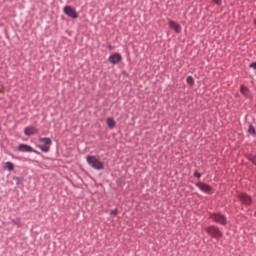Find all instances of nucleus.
<instances>
[{
    "label": "nucleus",
    "mask_w": 256,
    "mask_h": 256,
    "mask_svg": "<svg viewBox=\"0 0 256 256\" xmlns=\"http://www.w3.org/2000/svg\"><path fill=\"white\" fill-rule=\"evenodd\" d=\"M86 161L92 169H95L96 171H103L105 169V164L97 158V156L89 155L86 158Z\"/></svg>",
    "instance_id": "1"
},
{
    "label": "nucleus",
    "mask_w": 256,
    "mask_h": 256,
    "mask_svg": "<svg viewBox=\"0 0 256 256\" xmlns=\"http://www.w3.org/2000/svg\"><path fill=\"white\" fill-rule=\"evenodd\" d=\"M209 217L212 219V221H214V223H217L218 225H222L223 227L227 225V216L219 212L210 213Z\"/></svg>",
    "instance_id": "2"
},
{
    "label": "nucleus",
    "mask_w": 256,
    "mask_h": 256,
    "mask_svg": "<svg viewBox=\"0 0 256 256\" xmlns=\"http://www.w3.org/2000/svg\"><path fill=\"white\" fill-rule=\"evenodd\" d=\"M206 233H208V235H211V237H213L214 239H219L223 237V232H221V230H219V227L216 226L207 227Z\"/></svg>",
    "instance_id": "3"
},
{
    "label": "nucleus",
    "mask_w": 256,
    "mask_h": 256,
    "mask_svg": "<svg viewBox=\"0 0 256 256\" xmlns=\"http://www.w3.org/2000/svg\"><path fill=\"white\" fill-rule=\"evenodd\" d=\"M63 13L65 15H67V17H70V19H78L79 18V14H77V11L75 10V8L66 5L63 8Z\"/></svg>",
    "instance_id": "4"
},
{
    "label": "nucleus",
    "mask_w": 256,
    "mask_h": 256,
    "mask_svg": "<svg viewBox=\"0 0 256 256\" xmlns=\"http://www.w3.org/2000/svg\"><path fill=\"white\" fill-rule=\"evenodd\" d=\"M238 199L242 203V205H253V198L247 193H239Z\"/></svg>",
    "instance_id": "5"
},
{
    "label": "nucleus",
    "mask_w": 256,
    "mask_h": 256,
    "mask_svg": "<svg viewBox=\"0 0 256 256\" xmlns=\"http://www.w3.org/2000/svg\"><path fill=\"white\" fill-rule=\"evenodd\" d=\"M196 187L202 191V193H211L213 191V187H211L209 184H205L203 182L196 183Z\"/></svg>",
    "instance_id": "6"
},
{
    "label": "nucleus",
    "mask_w": 256,
    "mask_h": 256,
    "mask_svg": "<svg viewBox=\"0 0 256 256\" xmlns=\"http://www.w3.org/2000/svg\"><path fill=\"white\" fill-rule=\"evenodd\" d=\"M108 61L109 63H112V65H117V63H121V61H123V57L119 53L112 54L109 56Z\"/></svg>",
    "instance_id": "7"
},
{
    "label": "nucleus",
    "mask_w": 256,
    "mask_h": 256,
    "mask_svg": "<svg viewBox=\"0 0 256 256\" xmlns=\"http://www.w3.org/2000/svg\"><path fill=\"white\" fill-rule=\"evenodd\" d=\"M39 133V130L35 126H27L24 129V135L26 137H31V135H37Z\"/></svg>",
    "instance_id": "8"
},
{
    "label": "nucleus",
    "mask_w": 256,
    "mask_h": 256,
    "mask_svg": "<svg viewBox=\"0 0 256 256\" xmlns=\"http://www.w3.org/2000/svg\"><path fill=\"white\" fill-rule=\"evenodd\" d=\"M168 25H169L170 29H173V31H175V33H181V31H182L181 25L177 24L175 21L170 20L168 22Z\"/></svg>",
    "instance_id": "9"
},
{
    "label": "nucleus",
    "mask_w": 256,
    "mask_h": 256,
    "mask_svg": "<svg viewBox=\"0 0 256 256\" xmlns=\"http://www.w3.org/2000/svg\"><path fill=\"white\" fill-rule=\"evenodd\" d=\"M18 151L21 153H31L33 151V148L29 144H20L18 146Z\"/></svg>",
    "instance_id": "10"
},
{
    "label": "nucleus",
    "mask_w": 256,
    "mask_h": 256,
    "mask_svg": "<svg viewBox=\"0 0 256 256\" xmlns=\"http://www.w3.org/2000/svg\"><path fill=\"white\" fill-rule=\"evenodd\" d=\"M240 93H242L244 97H251V92L249 91V88L243 84L240 85Z\"/></svg>",
    "instance_id": "11"
},
{
    "label": "nucleus",
    "mask_w": 256,
    "mask_h": 256,
    "mask_svg": "<svg viewBox=\"0 0 256 256\" xmlns=\"http://www.w3.org/2000/svg\"><path fill=\"white\" fill-rule=\"evenodd\" d=\"M106 124L109 127V129H115V126L117 125V122H115L114 117H108L106 119Z\"/></svg>",
    "instance_id": "12"
},
{
    "label": "nucleus",
    "mask_w": 256,
    "mask_h": 256,
    "mask_svg": "<svg viewBox=\"0 0 256 256\" xmlns=\"http://www.w3.org/2000/svg\"><path fill=\"white\" fill-rule=\"evenodd\" d=\"M39 143H42V145H52L53 140H51V138L49 137H44V138H39Z\"/></svg>",
    "instance_id": "13"
},
{
    "label": "nucleus",
    "mask_w": 256,
    "mask_h": 256,
    "mask_svg": "<svg viewBox=\"0 0 256 256\" xmlns=\"http://www.w3.org/2000/svg\"><path fill=\"white\" fill-rule=\"evenodd\" d=\"M13 225H16V227L20 228L23 227V224L21 223V218L16 217L11 219Z\"/></svg>",
    "instance_id": "14"
},
{
    "label": "nucleus",
    "mask_w": 256,
    "mask_h": 256,
    "mask_svg": "<svg viewBox=\"0 0 256 256\" xmlns=\"http://www.w3.org/2000/svg\"><path fill=\"white\" fill-rule=\"evenodd\" d=\"M38 147L41 151H43V153H49L51 151V147L44 144H40Z\"/></svg>",
    "instance_id": "15"
},
{
    "label": "nucleus",
    "mask_w": 256,
    "mask_h": 256,
    "mask_svg": "<svg viewBox=\"0 0 256 256\" xmlns=\"http://www.w3.org/2000/svg\"><path fill=\"white\" fill-rule=\"evenodd\" d=\"M186 82L188 83V85H190V87H193V85H195V79L193 78V76H187Z\"/></svg>",
    "instance_id": "16"
},
{
    "label": "nucleus",
    "mask_w": 256,
    "mask_h": 256,
    "mask_svg": "<svg viewBox=\"0 0 256 256\" xmlns=\"http://www.w3.org/2000/svg\"><path fill=\"white\" fill-rule=\"evenodd\" d=\"M248 133H249V135L255 136V135H256L255 126L250 125V126L248 127Z\"/></svg>",
    "instance_id": "17"
},
{
    "label": "nucleus",
    "mask_w": 256,
    "mask_h": 256,
    "mask_svg": "<svg viewBox=\"0 0 256 256\" xmlns=\"http://www.w3.org/2000/svg\"><path fill=\"white\" fill-rule=\"evenodd\" d=\"M6 169H8V171H13V169H15V164H13V162H6Z\"/></svg>",
    "instance_id": "18"
},
{
    "label": "nucleus",
    "mask_w": 256,
    "mask_h": 256,
    "mask_svg": "<svg viewBox=\"0 0 256 256\" xmlns=\"http://www.w3.org/2000/svg\"><path fill=\"white\" fill-rule=\"evenodd\" d=\"M13 181H15L16 185H22L23 184V178L15 176L13 178Z\"/></svg>",
    "instance_id": "19"
},
{
    "label": "nucleus",
    "mask_w": 256,
    "mask_h": 256,
    "mask_svg": "<svg viewBox=\"0 0 256 256\" xmlns=\"http://www.w3.org/2000/svg\"><path fill=\"white\" fill-rule=\"evenodd\" d=\"M194 177H196V179H201V173H199V171L195 170Z\"/></svg>",
    "instance_id": "20"
},
{
    "label": "nucleus",
    "mask_w": 256,
    "mask_h": 256,
    "mask_svg": "<svg viewBox=\"0 0 256 256\" xmlns=\"http://www.w3.org/2000/svg\"><path fill=\"white\" fill-rule=\"evenodd\" d=\"M117 213H118L117 208L110 211V215H111L112 217H115V216L117 215Z\"/></svg>",
    "instance_id": "21"
},
{
    "label": "nucleus",
    "mask_w": 256,
    "mask_h": 256,
    "mask_svg": "<svg viewBox=\"0 0 256 256\" xmlns=\"http://www.w3.org/2000/svg\"><path fill=\"white\" fill-rule=\"evenodd\" d=\"M215 5L221 6L223 4L222 0H212Z\"/></svg>",
    "instance_id": "22"
},
{
    "label": "nucleus",
    "mask_w": 256,
    "mask_h": 256,
    "mask_svg": "<svg viewBox=\"0 0 256 256\" xmlns=\"http://www.w3.org/2000/svg\"><path fill=\"white\" fill-rule=\"evenodd\" d=\"M249 69H254V71H256V62L250 63Z\"/></svg>",
    "instance_id": "23"
},
{
    "label": "nucleus",
    "mask_w": 256,
    "mask_h": 256,
    "mask_svg": "<svg viewBox=\"0 0 256 256\" xmlns=\"http://www.w3.org/2000/svg\"><path fill=\"white\" fill-rule=\"evenodd\" d=\"M31 153H35L36 155H41V152H39V151L36 150V149H33V150L31 151Z\"/></svg>",
    "instance_id": "24"
},
{
    "label": "nucleus",
    "mask_w": 256,
    "mask_h": 256,
    "mask_svg": "<svg viewBox=\"0 0 256 256\" xmlns=\"http://www.w3.org/2000/svg\"><path fill=\"white\" fill-rule=\"evenodd\" d=\"M107 49H109V51H113V46L112 45H108Z\"/></svg>",
    "instance_id": "25"
},
{
    "label": "nucleus",
    "mask_w": 256,
    "mask_h": 256,
    "mask_svg": "<svg viewBox=\"0 0 256 256\" xmlns=\"http://www.w3.org/2000/svg\"><path fill=\"white\" fill-rule=\"evenodd\" d=\"M117 185H118V187H121V180H117Z\"/></svg>",
    "instance_id": "26"
}]
</instances>
